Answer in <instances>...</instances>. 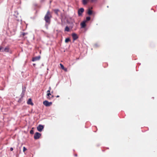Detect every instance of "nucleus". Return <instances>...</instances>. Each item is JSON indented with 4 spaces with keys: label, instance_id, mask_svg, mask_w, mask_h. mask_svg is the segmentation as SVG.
Instances as JSON below:
<instances>
[{
    "label": "nucleus",
    "instance_id": "1",
    "mask_svg": "<svg viewBox=\"0 0 157 157\" xmlns=\"http://www.w3.org/2000/svg\"><path fill=\"white\" fill-rule=\"evenodd\" d=\"M52 17V13L49 10H48L44 17V19L46 22L48 23V24H50L51 22V19Z\"/></svg>",
    "mask_w": 157,
    "mask_h": 157
},
{
    "label": "nucleus",
    "instance_id": "2",
    "mask_svg": "<svg viewBox=\"0 0 157 157\" xmlns=\"http://www.w3.org/2000/svg\"><path fill=\"white\" fill-rule=\"evenodd\" d=\"M9 49L10 48L9 46H6L5 48H3L2 46H0V52H9Z\"/></svg>",
    "mask_w": 157,
    "mask_h": 157
},
{
    "label": "nucleus",
    "instance_id": "3",
    "mask_svg": "<svg viewBox=\"0 0 157 157\" xmlns=\"http://www.w3.org/2000/svg\"><path fill=\"white\" fill-rule=\"evenodd\" d=\"M43 104L46 106H50L52 104V102H49L47 101H43Z\"/></svg>",
    "mask_w": 157,
    "mask_h": 157
},
{
    "label": "nucleus",
    "instance_id": "4",
    "mask_svg": "<svg viewBox=\"0 0 157 157\" xmlns=\"http://www.w3.org/2000/svg\"><path fill=\"white\" fill-rule=\"evenodd\" d=\"M41 136V134L38 132L35 133L34 136V138L35 139H38Z\"/></svg>",
    "mask_w": 157,
    "mask_h": 157
},
{
    "label": "nucleus",
    "instance_id": "5",
    "mask_svg": "<svg viewBox=\"0 0 157 157\" xmlns=\"http://www.w3.org/2000/svg\"><path fill=\"white\" fill-rule=\"evenodd\" d=\"M44 128V126L41 124H40L38 125V126L37 127V130L39 131V132H41L43 129Z\"/></svg>",
    "mask_w": 157,
    "mask_h": 157
},
{
    "label": "nucleus",
    "instance_id": "6",
    "mask_svg": "<svg viewBox=\"0 0 157 157\" xmlns=\"http://www.w3.org/2000/svg\"><path fill=\"white\" fill-rule=\"evenodd\" d=\"M84 9L83 8H81L79 9L78 11V14L79 16H80L82 15V13L83 12Z\"/></svg>",
    "mask_w": 157,
    "mask_h": 157
},
{
    "label": "nucleus",
    "instance_id": "7",
    "mask_svg": "<svg viewBox=\"0 0 157 157\" xmlns=\"http://www.w3.org/2000/svg\"><path fill=\"white\" fill-rule=\"evenodd\" d=\"M73 40H75L77 39L78 38V36L77 34L75 33H73L72 34Z\"/></svg>",
    "mask_w": 157,
    "mask_h": 157
},
{
    "label": "nucleus",
    "instance_id": "8",
    "mask_svg": "<svg viewBox=\"0 0 157 157\" xmlns=\"http://www.w3.org/2000/svg\"><path fill=\"white\" fill-rule=\"evenodd\" d=\"M86 21H84L81 23V28H84L86 26Z\"/></svg>",
    "mask_w": 157,
    "mask_h": 157
},
{
    "label": "nucleus",
    "instance_id": "9",
    "mask_svg": "<svg viewBox=\"0 0 157 157\" xmlns=\"http://www.w3.org/2000/svg\"><path fill=\"white\" fill-rule=\"evenodd\" d=\"M40 59V56H38L36 57H34L33 58L32 61H35L36 60H39Z\"/></svg>",
    "mask_w": 157,
    "mask_h": 157
},
{
    "label": "nucleus",
    "instance_id": "10",
    "mask_svg": "<svg viewBox=\"0 0 157 157\" xmlns=\"http://www.w3.org/2000/svg\"><path fill=\"white\" fill-rule=\"evenodd\" d=\"M90 1V0H82V3L83 5H85Z\"/></svg>",
    "mask_w": 157,
    "mask_h": 157
},
{
    "label": "nucleus",
    "instance_id": "11",
    "mask_svg": "<svg viewBox=\"0 0 157 157\" xmlns=\"http://www.w3.org/2000/svg\"><path fill=\"white\" fill-rule=\"evenodd\" d=\"M27 103L28 104L30 105H33V104L32 102V100L31 98H29V99Z\"/></svg>",
    "mask_w": 157,
    "mask_h": 157
},
{
    "label": "nucleus",
    "instance_id": "12",
    "mask_svg": "<svg viewBox=\"0 0 157 157\" xmlns=\"http://www.w3.org/2000/svg\"><path fill=\"white\" fill-rule=\"evenodd\" d=\"M87 13L89 15H90L93 14V12L92 10L89 9L88 10Z\"/></svg>",
    "mask_w": 157,
    "mask_h": 157
},
{
    "label": "nucleus",
    "instance_id": "13",
    "mask_svg": "<svg viewBox=\"0 0 157 157\" xmlns=\"http://www.w3.org/2000/svg\"><path fill=\"white\" fill-rule=\"evenodd\" d=\"M51 95V93H47V99H51V98L50 97V96Z\"/></svg>",
    "mask_w": 157,
    "mask_h": 157
},
{
    "label": "nucleus",
    "instance_id": "14",
    "mask_svg": "<svg viewBox=\"0 0 157 157\" xmlns=\"http://www.w3.org/2000/svg\"><path fill=\"white\" fill-rule=\"evenodd\" d=\"M54 11L55 13L57 15H58V13L59 11V10L58 9H55L54 10Z\"/></svg>",
    "mask_w": 157,
    "mask_h": 157
},
{
    "label": "nucleus",
    "instance_id": "15",
    "mask_svg": "<svg viewBox=\"0 0 157 157\" xmlns=\"http://www.w3.org/2000/svg\"><path fill=\"white\" fill-rule=\"evenodd\" d=\"M65 31H67V32L69 31H70L69 28L67 26H66L65 29Z\"/></svg>",
    "mask_w": 157,
    "mask_h": 157
},
{
    "label": "nucleus",
    "instance_id": "16",
    "mask_svg": "<svg viewBox=\"0 0 157 157\" xmlns=\"http://www.w3.org/2000/svg\"><path fill=\"white\" fill-rule=\"evenodd\" d=\"M70 41V39L69 38H66L65 40V42L66 43H67Z\"/></svg>",
    "mask_w": 157,
    "mask_h": 157
},
{
    "label": "nucleus",
    "instance_id": "17",
    "mask_svg": "<svg viewBox=\"0 0 157 157\" xmlns=\"http://www.w3.org/2000/svg\"><path fill=\"white\" fill-rule=\"evenodd\" d=\"M90 19V18L89 17H86V21H89Z\"/></svg>",
    "mask_w": 157,
    "mask_h": 157
},
{
    "label": "nucleus",
    "instance_id": "18",
    "mask_svg": "<svg viewBox=\"0 0 157 157\" xmlns=\"http://www.w3.org/2000/svg\"><path fill=\"white\" fill-rule=\"evenodd\" d=\"M60 66L61 68L62 69H63V68L64 67L63 65L61 63L60 64Z\"/></svg>",
    "mask_w": 157,
    "mask_h": 157
},
{
    "label": "nucleus",
    "instance_id": "19",
    "mask_svg": "<svg viewBox=\"0 0 157 157\" xmlns=\"http://www.w3.org/2000/svg\"><path fill=\"white\" fill-rule=\"evenodd\" d=\"M27 33H23L21 34V35L22 36H24L25 35H26Z\"/></svg>",
    "mask_w": 157,
    "mask_h": 157
},
{
    "label": "nucleus",
    "instance_id": "20",
    "mask_svg": "<svg viewBox=\"0 0 157 157\" xmlns=\"http://www.w3.org/2000/svg\"><path fill=\"white\" fill-rule=\"evenodd\" d=\"M30 133L31 134H33L34 133V131L33 130H31L30 131Z\"/></svg>",
    "mask_w": 157,
    "mask_h": 157
},
{
    "label": "nucleus",
    "instance_id": "21",
    "mask_svg": "<svg viewBox=\"0 0 157 157\" xmlns=\"http://www.w3.org/2000/svg\"><path fill=\"white\" fill-rule=\"evenodd\" d=\"M27 150V149L25 147H23V152H25Z\"/></svg>",
    "mask_w": 157,
    "mask_h": 157
},
{
    "label": "nucleus",
    "instance_id": "22",
    "mask_svg": "<svg viewBox=\"0 0 157 157\" xmlns=\"http://www.w3.org/2000/svg\"><path fill=\"white\" fill-rule=\"evenodd\" d=\"M63 70H64L66 72H67V68H65L64 67L63 68Z\"/></svg>",
    "mask_w": 157,
    "mask_h": 157
},
{
    "label": "nucleus",
    "instance_id": "23",
    "mask_svg": "<svg viewBox=\"0 0 157 157\" xmlns=\"http://www.w3.org/2000/svg\"><path fill=\"white\" fill-rule=\"evenodd\" d=\"M97 0H90V2H94L96 1Z\"/></svg>",
    "mask_w": 157,
    "mask_h": 157
},
{
    "label": "nucleus",
    "instance_id": "24",
    "mask_svg": "<svg viewBox=\"0 0 157 157\" xmlns=\"http://www.w3.org/2000/svg\"><path fill=\"white\" fill-rule=\"evenodd\" d=\"M47 93H50V91L49 90H48L47 91Z\"/></svg>",
    "mask_w": 157,
    "mask_h": 157
},
{
    "label": "nucleus",
    "instance_id": "25",
    "mask_svg": "<svg viewBox=\"0 0 157 157\" xmlns=\"http://www.w3.org/2000/svg\"><path fill=\"white\" fill-rule=\"evenodd\" d=\"M10 151H13V148H12V147H11V148H10Z\"/></svg>",
    "mask_w": 157,
    "mask_h": 157
},
{
    "label": "nucleus",
    "instance_id": "26",
    "mask_svg": "<svg viewBox=\"0 0 157 157\" xmlns=\"http://www.w3.org/2000/svg\"><path fill=\"white\" fill-rule=\"evenodd\" d=\"M51 90V87H49V90Z\"/></svg>",
    "mask_w": 157,
    "mask_h": 157
},
{
    "label": "nucleus",
    "instance_id": "27",
    "mask_svg": "<svg viewBox=\"0 0 157 157\" xmlns=\"http://www.w3.org/2000/svg\"><path fill=\"white\" fill-rule=\"evenodd\" d=\"M53 97H54V96L52 95V97L51 98H53Z\"/></svg>",
    "mask_w": 157,
    "mask_h": 157
},
{
    "label": "nucleus",
    "instance_id": "28",
    "mask_svg": "<svg viewBox=\"0 0 157 157\" xmlns=\"http://www.w3.org/2000/svg\"><path fill=\"white\" fill-rule=\"evenodd\" d=\"M59 97V95H57V96H56V97L57 98Z\"/></svg>",
    "mask_w": 157,
    "mask_h": 157
},
{
    "label": "nucleus",
    "instance_id": "29",
    "mask_svg": "<svg viewBox=\"0 0 157 157\" xmlns=\"http://www.w3.org/2000/svg\"><path fill=\"white\" fill-rule=\"evenodd\" d=\"M35 65H36V64H34H34H33V66H35Z\"/></svg>",
    "mask_w": 157,
    "mask_h": 157
}]
</instances>
